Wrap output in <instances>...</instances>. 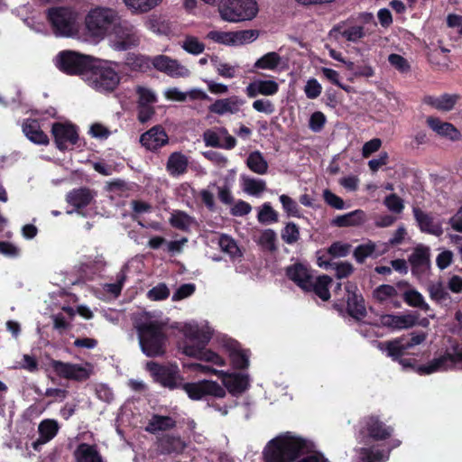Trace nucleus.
<instances>
[{"instance_id": "nucleus-39", "label": "nucleus", "mask_w": 462, "mask_h": 462, "mask_svg": "<svg viewBox=\"0 0 462 462\" xmlns=\"http://www.w3.org/2000/svg\"><path fill=\"white\" fill-rule=\"evenodd\" d=\"M165 97L169 100L184 102L187 97L191 100H208L209 97L201 89H191L187 93L180 91L177 88H168L165 92Z\"/></svg>"}, {"instance_id": "nucleus-43", "label": "nucleus", "mask_w": 462, "mask_h": 462, "mask_svg": "<svg viewBox=\"0 0 462 462\" xmlns=\"http://www.w3.org/2000/svg\"><path fill=\"white\" fill-rule=\"evenodd\" d=\"M125 5L134 14H144L156 7L162 0H123Z\"/></svg>"}, {"instance_id": "nucleus-1", "label": "nucleus", "mask_w": 462, "mask_h": 462, "mask_svg": "<svg viewBox=\"0 0 462 462\" xmlns=\"http://www.w3.org/2000/svg\"><path fill=\"white\" fill-rule=\"evenodd\" d=\"M315 445L291 432L270 440L263 451L264 462H329Z\"/></svg>"}, {"instance_id": "nucleus-16", "label": "nucleus", "mask_w": 462, "mask_h": 462, "mask_svg": "<svg viewBox=\"0 0 462 462\" xmlns=\"http://www.w3.org/2000/svg\"><path fill=\"white\" fill-rule=\"evenodd\" d=\"M60 430V424L54 419H44L38 425L39 437L32 443L35 451H40L42 447L52 440Z\"/></svg>"}, {"instance_id": "nucleus-8", "label": "nucleus", "mask_w": 462, "mask_h": 462, "mask_svg": "<svg viewBox=\"0 0 462 462\" xmlns=\"http://www.w3.org/2000/svg\"><path fill=\"white\" fill-rule=\"evenodd\" d=\"M57 67L67 75L87 76L94 58L74 51H62L57 56Z\"/></svg>"}, {"instance_id": "nucleus-12", "label": "nucleus", "mask_w": 462, "mask_h": 462, "mask_svg": "<svg viewBox=\"0 0 462 462\" xmlns=\"http://www.w3.org/2000/svg\"><path fill=\"white\" fill-rule=\"evenodd\" d=\"M186 392L188 396L194 401L201 400L206 396L223 398L226 396V390L218 383L211 380H202L197 383H180V388Z\"/></svg>"}, {"instance_id": "nucleus-56", "label": "nucleus", "mask_w": 462, "mask_h": 462, "mask_svg": "<svg viewBox=\"0 0 462 462\" xmlns=\"http://www.w3.org/2000/svg\"><path fill=\"white\" fill-rule=\"evenodd\" d=\"M230 360L236 369L244 370L249 366V358L244 350H233L230 353Z\"/></svg>"}, {"instance_id": "nucleus-32", "label": "nucleus", "mask_w": 462, "mask_h": 462, "mask_svg": "<svg viewBox=\"0 0 462 462\" xmlns=\"http://www.w3.org/2000/svg\"><path fill=\"white\" fill-rule=\"evenodd\" d=\"M365 220V213L362 209H356L349 213L337 216L331 220V226L337 227H349L362 225Z\"/></svg>"}, {"instance_id": "nucleus-37", "label": "nucleus", "mask_w": 462, "mask_h": 462, "mask_svg": "<svg viewBox=\"0 0 462 462\" xmlns=\"http://www.w3.org/2000/svg\"><path fill=\"white\" fill-rule=\"evenodd\" d=\"M159 448L163 454H180L185 449V443L180 436L165 434L158 439Z\"/></svg>"}, {"instance_id": "nucleus-24", "label": "nucleus", "mask_w": 462, "mask_h": 462, "mask_svg": "<svg viewBox=\"0 0 462 462\" xmlns=\"http://www.w3.org/2000/svg\"><path fill=\"white\" fill-rule=\"evenodd\" d=\"M279 91V85L274 80L256 79L249 83L245 88L248 97L254 98L258 95L273 96Z\"/></svg>"}, {"instance_id": "nucleus-36", "label": "nucleus", "mask_w": 462, "mask_h": 462, "mask_svg": "<svg viewBox=\"0 0 462 462\" xmlns=\"http://www.w3.org/2000/svg\"><path fill=\"white\" fill-rule=\"evenodd\" d=\"M177 421L171 416L153 414L149 420L145 430L155 434L159 431H166L176 427Z\"/></svg>"}, {"instance_id": "nucleus-54", "label": "nucleus", "mask_w": 462, "mask_h": 462, "mask_svg": "<svg viewBox=\"0 0 462 462\" xmlns=\"http://www.w3.org/2000/svg\"><path fill=\"white\" fill-rule=\"evenodd\" d=\"M363 462H384L383 451L374 448H361L358 451Z\"/></svg>"}, {"instance_id": "nucleus-10", "label": "nucleus", "mask_w": 462, "mask_h": 462, "mask_svg": "<svg viewBox=\"0 0 462 462\" xmlns=\"http://www.w3.org/2000/svg\"><path fill=\"white\" fill-rule=\"evenodd\" d=\"M112 45L116 51H127L140 43L137 29L128 21L118 19L112 32Z\"/></svg>"}, {"instance_id": "nucleus-19", "label": "nucleus", "mask_w": 462, "mask_h": 462, "mask_svg": "<svg viewBox=\"0 0 462 462\" xmlns=\"http://www.w3.org/2000/svg\"><path fill=\"white\" fill-rule=\"evenodd\" d=\"M286 276L304 291L310 286L313 275L303 263H296L286 268Z\"/></svg>"}, {"instance_id": "nucleus-53", "label": "nucleus", "mask_w": 462, "mask_h": 462, "mask_svg": "<svg viewBox=\"0 0 462 462\" xmlns=\"http://www.w3.org/2000/svg\"><path fill=\"white\" fill-rule=\"evenodd\" d=\"M266 189V183L263 180L247 178L245 180L244 190L253 196H258Z\"/></svg>"}, {"instance_id": "nucleus-42", "label": "nucleus", "mask_w": 462, "mask_h": 462, "mask_svg": "<svg viewBox=\"0 0 462 462\" xmlns=\"http://www.w3.org/2000/svg\"><path fill=\"white\" fill-rule=\"evenodd\" d=\"M247 167L257 174H264L268 170V163L259 151L253 152L246 160Z\"/></svg>"}, {"instance_id": "nucleus-34", "label": "nucleus", "mask_w": 462, "mask_h": 462, "mask_svg": "<svg viewBox=\"0 0 462 462\" xmlns=\"http://www.w3.org/2000/svg\"><path fill=\"white\" fill-rule=\"evenodd\" d=\"M189 161L181 152H172L167 161L166 170L172 177L183 175L187 172Z\"/></svg>"}, {"instance_id": "nucleus-20", "label": "nucleus", "mask_w": 462, "mask_h": 462, "mask_svg": "<svg viewBox=\"0 0 462 462\" xmlns=\"http://www.w3.org/2000/svg\"><path fill=\"white\" fill-rule=\"evenodd\" d=\"M412 213L420 230L423 233L439 236L443 234L440 224L434 223L433 217L419 207H412Z\"/></svg>"}, {"instance_id": "nucleus-9", "label": "nucleus", "mask_w": 462, "mask_h": 462, "mask_svg": "<svg viewBox=\"0 0 462 462\" xmlns=\"http://www.w3.org/2000/svg\"><path fill=\"white\" fill-rule=\"evenodd\" d=\"M145 369L150 373L152 380L162 387L170 390L180 388L183 377L180 374L176 365H162L155 361H148Z\"/></svg>"}, {"instance_id": "nucleus-11", "label": "nucleus", "mask_w": 462, "mask_h": 462, "mask_svg": "<svg viewBox=\"0 0 462 462\" xmlns=\"http://www.w3.org/2000/svg\"><path fill=\"white\" fill-rule=\"evenodd\" d=\"M50 366L59 377L79 383L86 382L93 374V365L90 363L82 365L51 359Z\"/></svg>"}, {"instance_id": "nucleus-47", "label": "nucleus", "mask_w": 462, "mask_h": 462, "mask_svg": "<svg viewBox=\"0 0 462 462\" xmlns=\"http://www.w3.org/2000/svg\"><path fill=\"white\" fill-rule=\"evenodd\" d=\"M219 246L221 250L235 259L242 256V252L237 246L236 241L227 235H222L219 238Z\"/></svg>"}, {"instance_id": "nucleus-52", "label": "nucleus", "mask_w": 462, "mask_h": 462, "mask_svg": "<svg viewBox=\"0 0 462 462\" xmlns=\"http://www.w3.org/2000/svg\"><path fill=\"white\" fill-rule=\"evenodd\" d=\"M259 33L257 30H243L233 32V45H243L254 42Z\"/></svg>"}, {"instance_id": "nucleus-14", "label": "nucleus", "mask_w": 462, "mask_h": 462, "mask_svg": "<svg viewBox=\"0 0 462 462\" xmlns=\"http://www.w3.org/2000/svg\"><path fill=\"white\" fill-rule=\"evenodd\" d=\"M351 245L341 241L333 242L327 249L316 253L317 264L326 270L332 268V259L347 256L351 252Z\"/></svg>"}, {"instance_id": "nucleus-48", "label": "nucleus", "mask_w": 462, "mask_h": 462, "mask_svg": "<svg viewBox=\"0 0 462 462\" xmlns=\"http://www.w3.org/2000/svg\"><path fill=\"white\" fill-rule=\"evenodd\" d=\"M282 239L288 245H293L300 239V228L293 223L289 222L281 231Z\"/></svg>"}, {"instance_id": "nucleus-51", "label": "nucleus", "mask_w": 462, "mask_h": 462, "mask_svg": "<svg viewBox=\"0 0 462 462\" xmlns=\"http://www.w3.org/2000/svg\"><path fill=\"white\" fill-rule=\"evenodd\" d=\"M135 94L138 96L137 105L151 106L157 102L155 93L146 87L137 86L135 88Z\"/></svg>"}, {"instance_id": "nucleus-45", "label": "nucleus", "mask_w": 462, "mask_h": 462, "mask_svg": "<svg viewBox=\"0 0 462 462\" xmlns=\"http://www.w3.org/2000/svg\"><path fill=\"white\" fill-rule=\"evenodd\" d=\"M281 62V56L275 51H270L258 59L254 67L261 69H275Z\"/></svg>"}, {"instance_id": "nucleus-15", "label": "nucleus", "mask_w": 462, "mask_h": 462, "mask_svg": "<svg viewBox=\"0 0 462 462\" xmlns=\"http://www.w3.org/2000/svg\"><path fill=\"white\" fill-rule=\"evenodd\" d=\"M411 273L418 279L426 276L430 269V251L423 245H417L409 255Z\"/></svg>"}, {"instance_id": "nucleus-61", "label": "nucleus", "mask_w": 462, "mask_h": 462, "mask_svg": "<svg viewBox=\"0 0 462 462\" xmlns=\"http://www.w3.org/2000/svg\"><path fill=\"white\" fill-rule=\"evenodd\" d=\"M388 61L395 69L401 73H408L411 70L409 61L400 54L392 53L388 57Z\"/></svg>"}, {"instance_id": "nucleus-30", "label": "nucleus", "mask_w": 462, "mask_h": 462, "mask_svg": "<svg viewBox=\"0 0 462 462\" xmlns=\"http://www.w3.org/2000/svg\"><path fill=\"white\" fill-rule=\"evenodd\" d=\"M23 132L31 142L36 144L46 145L49 143L48 135L42 130L40 123L36 119H25L23 123Z\"/></svg>"}, {"instance_id": "nucleus-27", "label": "nucleus", "mask_w": 462, "mask_h": 462, "mask_svg": "<svg viewBox=\"0 0 462 462\" xmlns=\"http://www.w3.org/2000/svg\"><path fill=\"white\" fill-rule=\"evenodd\" d=\"M459 99L460 96L458 94L445 93L439 97L425 96L423 103L439 111L448 112L455 107Z\"/></svg>"}, {"instance_id": "nucleus-33", "label": "nucleus", "mask_w": 462, "mask_h": 462, "mask_svg": "<svg viewBox=\"0 0 462 462\" xmlns=\"http://www.w3.org/2000/svg\"><path fill=\"white\" fill-rule=\"evenodd\" d=\"M67 202L73 206L77 211L88 206L93 196L88 188L73 189L67 194Z\"/></svg>"}, {"instance_id": "nucleus-6", "label": "nucleus", "mask_w": 462, "mask_h": 462, "mask_svg": "<svg viewBox=\"0 0 462 462\" xmlns=\"http://www.w3.org/2000/svg\"><path fill=\"white\" fill-rule=\"evenodd\" d=\"M393 433V428L386 425L377 415L363 417L358 423L357 439L360 443L388 439Z\"/></svg>"}, {"instance_id": "nucleus-59", "label": "nucleus", "mask_w": 462, "mask_h": 462, "mask_svg": "<svg viewBox=\"0 0 462 462\" xmlns=\"http://www.w3.org/2000/svg\"><path fill=\"white\" fill-rule=\"evenodd\" d=\"M284 211L289 217H300V207L295 200H293L288 195L282 194L279 198Z\"/></svg>"}, {"instance_id": "nucleus-2", "label": "nucleus", "mask_w": 462, "mask_h": 462, "mask_svg": "<svg viewBox=\"0 0 462 462\" xmlns=\"http://www.w3.org/2000/svg\"><path fill=\"white\" fill-rule=\"evenodd\" d=\"M139 345L142 352L148 357L164 356L167 348L168 336L165 326L159 321H147L136 327Z\"/></svg>"}, {"instance_id": "nucleus-62", "label": "nucleus", "mask_w": 462, "mask_h": 462, "mask_svg": "<svg viewBox=\"0 0 462 462\" xmlns=\"http://www.w3.org/2000/svg\"><path fill=\"white\" fill-rule=\"evenodd\" d=\"M170 296V290L163 282L154 286L147 292V297L152 300H163Z\"/></svg>"}, {"instance_id": "nucleus-60", "label": "nucleus", "mask_w": 462, "mask_h": 462, "mask_svg": "<svg viewBox=\"0 0 462 462\" xmlns=\"http://www.w3.org/2000/svg\"><path fill=\"white\" fill-rule=\"evenodd\" d=\"M182 48L190 54L199 55L204 51L205 45L203 42H199L198 38L187 36L183 42Z\"/></svg>"}, {"instance_id": "nucleus-29", "label": "nucleus", "mask_w": 462, "mask_h": 462, "mask_svg": "<svg viewBox=\"0 0 462 462\" xmlns=\"http://www.w3.org/2000/svg\"><path fill=\"white\" fill-rule=\"evenodd\" d=\"M428 126L437 134L447 137L451 141H457L460 138L459 131L448 122H443L439 117L429 116L426 120Z\"/></svg>"}, {"instance_id": "nucleus-50", "label": "nucleus", "mask_w": 462, "mask_h": 462, "mask_svg": "<svg viewBox=\"0 0 462 462\" xmlns=\"http://www.w3.org/2000/svg\"><path fill=\"white\" fill-rule=\"evenodd\" d=\"M374 251V243L369 241L366 244H362L356 246L354 250L353 255L358 263H363L367 257L372 256Z\"/></svg>"}, {"instance_id": "nucleus-21", "label": "nucleus", "mask_w": 462, "mask_h": 462, "mask_svg": "<svg viewBox=\"0 0 462 462\" xmlns=\"http://www.w3.org/2000/svg\"><path fill=\"white\" fill-rule=\"evenodd\" d=\"M207 346H189L183 347V353L200 361L212 363L218 366L225 365V359L216 352L206 348Z\"/></svg>"}, {"instance_id": "nucleus-22", "label": "nucleus", "mask_w": 462, "mask_h": 462, "mask_svg": "<svg viewBox=\"0 0 462 462\" xmlns=\"http://www.w3.org/2000/svg\"><path fill=\"white\" fill-rule=\"evenodd\" d=\"M380 348L385 351L387 356L391 357L393 361L397 362L405 355H408L410 349L404 336L380 343Z\"/></svg>"}, {"instance_id": "nucleus-31", "label": "nucleus", "mask_w": 462, "mask_h": 462, "mask_svg": "<svg viewBox=\"0 0 462 462\" xmlns=\"http://www.w3.org/2000/svg\"><path fill=\"white\" fill-rule=\"evenodd\" d=\"M243 104L244 101L242 99L236 96H232L227 98L216 100L209 106L208 110L217 115H224L226 113L236 114Z\"/></svg>"}, {"instance_id": "nucleus-13", "label": "nucleus", "mask_w": 462, "mask_h": 462, "mask_svg": "<svg viewBox=\"0 0 462 462\" xmlns=\"http://www.w3.org/2000/svg\"><path fill=\"white\" fill-rule=\"evenodd\" d=\"M51 134L56 147L64 152L69 145H75L79 141V133L76 125L70 123L56 122L52 124Z\"/></svg>"}, {"instance_id": "nucleus-18", "label": "nucleus", "mask_w": 462, "mask_h": 462, "mask_svg": "<svg viewBox=\"0 0 462 462\" xmlns=\"http://www.w3.org/2000/svg\"><path fill=\"white\" fill-rule=\"evenodd\" d=\"M356 287L349 282L346 285L347 292L346 311L353 319L360 320L366 316V310L362 295H357L354 291Z\"/></svg>"}, {"instance_id": "nucleus-46", "label": "nucleus", "mask_w": 462, "mask_h": 462, "mask_svg": "<svg viewBox=\"0 0 462 462\" xmlns=\"http://www.w3.org/2000/svg\"><path fill=\"white\" fill-rule=\"evenodd\" d=\"M276 241V233L274 230L269 228L263 231L258 239V245L263 248V250L274 253L278 249Z\"/></svg>"}, {"instance_id": "nucleus-55", "label": "nucleus", "mask_w": 462, "mask_h": 462, "mask_svg": "<svg viewBox=\"0 0 462 462\" xmlns=\"http://www.w3.org/2000/svg\"><path fill=\"white\" fill-rule=\"evenodd\" d=\"M258 221L260 223H276L278 222V213L273 208L269 202H265L258 213Z\"/></svg>"}, {"instance_id": "nucleus-3", "label": "nucleus", "mask_w": 462, "mask_h": 462, "mask_svg": "<svg viewBox=\"0 0 462 462\" xmlns=\"http://www.w3.org/2000/svg\"><path fill=\"white\" fill-rule=\"evenodd\" d=\"M46 19L56 36L71 37L78 32V13L71 7H50L46 10Z\"/></svg>"}, {"instance_id": "nucleus-28", "label": "nucleus", "mask_w": 462, "mask_h": 462, "mask_svg": "<svg viewBox=\"0 0 462 462\" xmlns=\"http://www.w3.org/2000/svg\"><path fill=\"white\" fill-rule=\"evenodd\" d=\"M223 384L233 395L240 394L249 387V378L247 374H223Z\"/></svg>"}, {"instance_id": "nucleus-23", "label": "nucleus", "mask_w": 462, "mask_h": 462, "mask_svg": "<svg viewBox=\"0 0 462 462\" xmlns=\"http://www.w3.org/2000/svg\"><path fill=\"white\" fill-rule=\"evenodd\" d=\"M76 462H106L96 444L79 443L73 452Z\"/></svg>"}, {"instance_id": "nucleus-25", "label": "nucleus", "mask_w": 462, "mask_h": 462, "mask_svg": "<svg viewBox=\"0 0 462 462\" xmlns=\"http://www.w3.org/2000/svg\"><path fill=\"white\" fill-rule=\"evenodd\" d=\"M381 323L383 327L393 329L410 328L417 324L418 316L413 314L393 315L385 314L381 317Z\"/></svg>"}, {"instance_id": "nucleus-38", "label": "nucleus", "mask_w": 462, "mask_h": 462, "mask_svg": "<svg viewBox=\"0 0 462 462\" xmlns=\"http://www.w3.org/2000/svg\"><path fill=\"white\" fill-rule=\"evenodd\" d=\"M332 278L327 274L319 275L310 282V286L305 291L307 292H314L323 301L330 299L329 285Z\"/></svg>"}, {"instance_id": "nucleus-49", "label": "nucleus", "mask_w": 462, "mask_h": 462, "mask_svg": "<svg viewBox=\"0 0 462 462\" xmlns=\"http://www.w3.org/2000/svg\"><path fill=\"white\" fill-rule=\"evenodd\" d=\"M373 295L377 301L383 303L388 299L396 297L398 295V291L393 285L382 284L374 289Z\"/></svg>"}, {"instance_id": "nucleus-44", "label": "nucleus", "mask_w": 462, "mask_h": 462, "mask_svg": "<svg viewBox=\"0 0 462 462\" xmlns=\"http://www.w3.org/2000/svg\"><path fill=\"white\" fill-rule=\"evenodd\" d=\"M402 298L403 300L411 307L420 308L424 311L430 310V306L425 302L421 293L414 289L404 291Z\"/></svg>"}, {"instance_id": "nucleus-7", "label": "nucleus", "mask_w": 462, "mask_h": 462, "mask_svg": "<svg viewBox=\"0 0 462 462\" xmlns=\"http://www.w3.org/2000/svg\"><path fill=\"white\" fill-rule=\"evenodd\" d=\"M218 11L224 21L237 23L254 18L258 6L254 0H226L219 5Z\"/></svg>"}, {"instance_id": "nucleus-57", "label": "nucleus", "mask_w": 462, "mask_h": 462, "mask_svg": "<svg viewBox=\"0 0 462 462\" xmlns=\"http://www.w3.org/2000/svg\"><path fill=\"white\" fill-rule=\"evenodd\" d=\"M428 291L430 299L437 302L450 299L448 292L446 291L441 282L430 285Z\"/></svg>"}, {"instance_id": "nucleus-4", "label": "nucleus", "mask_w": 462, "mask_h": 462, "mask_svg": "<svg viewBox=\"0 0 462 462\" xmlns=\"http://www.w3.org/2000/svg\"><path fill=\"white\" fill-rule=\"evenodd\" d=\"M109 63L107 60L94 59L86 76L89 84L99 92H112L120 82L118 74Z\"/></svg>"}, {"instance_id": "nucleus-64", "label": "nucleus", "mask_w": 462, "mask_h": 462, "mask_svg": "<svg viewBox=\"0 0 462 462\" xmlns=\"http://www.w3.org/2000/svg\"><path fill=\"white\" fill-rule=\"evenodd\" d=\"M326 122V116L320 111H316L310 117L309 127L311 131L319 133L324 128Z\"/></svg>"}, {"instance_id": "nucleus-63", "label": "nucleus", "mask_w": 462, "mask_h": 462, "mask_svg": "<svg viewBox=\"0 0 462 462\" xmlns=\"http://www.w3.org/2000/svg\"><path fill=\"white\" fill-rule=\"evenodd\" d=\"M340 33L346 41L354 42L365 36L364 27L360 25L345 28Z\"/></svg>"}, {"instance_id": "nucleus-17", "label": "nucleus", "mask_w": 462, "mask_h": 462, "mask_svg": "<svg viewBox=\"0 0 462 462\" xmlns=\"http://www.w3.org/2000/svg\"><path fill=\"white\" fill-rule=\"evenodd\" d=\"M169 138L164 128L154 125L140 136V143L147 150L155 151L168 143Z\"/></svg>"}, {"instance_id": "nucleus-26", "label": "nucleus", "mask_w": 462, "mask_h": 462, "mask_svg": "<svg viewBox=\"0 0 462 462\" xmlns=\"http://www.w3.org/2000/svg\"><path fill=\"white\" fill-rule=\"evenodd\" d=\"M185 337L182 348L189 346H207L211 339V336L200 330L197 326L186 324L182 328Z\"/></svg>"}, {"instance_id": "nucleus-5", "label": "nucleus", "mask_w": 462, "mask_h": 462, "mask_svg": "<svg viewBox=\"0 0 462 462\" xmlns=\"http://www.w3.org/2000/svg\"><path fill=\"white\" fill-rule=\"evenodd\" d=\"M120 16L111 8L97 7L86 17V28L91 36L104 38L110 34Z\"/></svg>"}, {"instance_id": "nucleus-40", "label": "nucleus", "mask_w": 462, "mask_h": 462, "mask_svg": "<svg viewBox=\"0 0 462 462\" xmlns=\"http://www.w3.org/2000/svg\"><path fill=\"white\" fill-rule=\"evenodd\" d=\"M125 65L133 71L146 72L151 69V59L141 54L128 53Z\"/></svg>"}, {"instance_id": "nucleus-58", "label": "nucleus", "mask_w": 462, "mask_h": 462, "mask_svg": "<svg viewBox=\"0 0 462 462\" xmlns=\"http://www.w3.org/2000/svg\"><path fill=\"white\" fill-rule=\"evenodd\" d=\"M383 204L391 212L395 214H401L404 209L403 200L395 193L387 195Z\"/></svg>"}, {"instance_id": "nucleus-41", "label": "nucleus", "mask_w": 462, "mask_h": 462, "mask_svg": "<svg viewBox=\"0 0 462 462\" xmlns=\"http://www.w3.org/2000/svg\"><path fill=\"white\" fill-rule=\"evenodd\" d=\"M169 222L172 227L188 232L190 226L194 223V217L184 211L178 210L171 214Z\"/></svg>"}, {"instance_id": "nucleus-35", "label": "nucleus", "mask_w": 462, "mask_h": 462, "mask_svg": "<svg viewBox=\"0 0 462 462\" xmlns=\"http://www.w3.org/2000/svg\"><path fill=\"white\" fill-rule=\"evenodd\" d=\"M153 66L157 70L164 72L170 76L181 75L179 71L182 67L175 60H171L165 55H157L151 60V67Z\"/></svg>"}]
</instances>
